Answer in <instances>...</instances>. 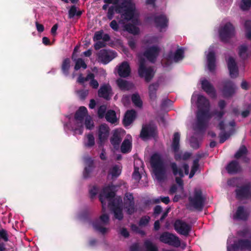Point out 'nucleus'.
Segmentation results:
<instances>
[{
	"label": "nucleus",
	"instance_id": "1",
	"mask_svg": "<svg viewBox=\"0 0 251 251\" xmlns=\"http://www.w3.org/2000/svg\"><path fill=\"white\" fill-rule=\"evenodd\" d=\"M198 110L196 114L197 123L195 130L204 131L207 126V123L212 115L216 116V119L220 120L225 114L224 110H214L211 114L209 100L203 96H199L197 100Z\"/></svg>",
	"mask_w": 251,
	"mask_h": 251
},
{
	"label": "nucleus",
	"instance_id": "2",
	"mask_svg": "<svg viewBox=\"0 0 251 251\" xmlns=\"http://www.w3.org/2000/svg\"><path fill=\"white\" fill-rule=\"evenodd\" d=\"M115 11L117 13L120 14L121 17L126 21L132 20L134 23H137L138 20L134 18L136 13V6L135 3L131 0H124V1L115 5Z\"/></svg>",
	"mask_w": 251,
	"mask_h": 251
},
{
	"label": "nucleus",
	"instance_id": "3",
	"mask_svg": "<svg viewBox=\"0 0 251 251\" xmlns=\"http://www.w3.org/2000/svg\"><path fill=\"white\" fill-rule=\"evenodd\" d=\"M150 163L156 178L158 180H163L166 177V169L160 155L155 153L151 157Z\"/></svg>",
	"mask_w": 251,
	"mask_h": 251
},
{
	"label": "nucleus",
	"instance_id": "4",
	"mask_svg": "<svg viewBox=\"0 0 251 251\" xmlns=\"http://www.w3.org/2000/svg\"><path fill=\"white\" fill-rule=\"evenodd\" d=\"M138 75L140 77H144L147 82H150L154 76L153 69L151 67L146 66V60L144 58L139 59Z\"/></svg>",
	"mask_w": 251,
	"mask_h": 251
},
{
	"label": "nucleus",
	"instance_id": "5",
	"mask_svg": "<svg viewBox=\"0 0 251 251\" xmlns=\"http://www.w3.org/2000/svg\"><path fill=\"white\" fill-rule=\"evenodd\" d=\"M87 112V109L85 106H80L75 113V119L77 121V123L76 127L74 130L75 131H78L79 134H82L83 133L84 118Z\"/></svg>",
	"mask_w": 251,
	"mask_h": 251
},
{
	"label": "nucleus",
	"instance_id": "6",
	"mask_svg": "<svg viewBox=\"0 0 251 251\" xmlns=\"http://www.w3.org/2000/svg\"><path fill=\"white\" fill-rule=\"evenodd\" d=\"M235 35V28L230 23L226 24L219 30V36L221 40L227 43Z\"/></svg>",
	"mask_w": 251,
	"mask_h": 251
},
{
	"label": "nucleus",
	"instance_id": "7",
	"mask_svg": "<svg viewBox=\"0 0 251 251\" xmlns=\"http://www.w3.org/2000/svg\"><path fill=\"white\" fill-rule=\"evenodd\" d=\"M159 240L162 243L176 248L179 247L181 245V241L179 237L169 232L162 233Z\"/></svg>",
	"mask_w": 251,
	"mask_h": 251
},
{
	"label": "nucleus",
	"instance_id": "8",
	"mask_svg": "<svg viewBox=\"0 0 251 251\" xmlns=\"http://www.w3.org/2000/svg\"><path fill=\"white\" fill-rule=\"evenodd\" d=\"M157 134V127L152 124L143 125L140 134V137L143 140L154 137Z\"/></svg>",
	"mask_w": 251,
	"mask_h": 251
},
{
	"label": "nucleus",
	"instance_id": "9",
	"mask_svg": "<svg viewBox=\"0 0 251 251\" xmlns=\"http://www.w3.org/2000/svg\"><path fill=\"white\" fill-rule=\"evenodd\" d=\"M174 226L178 233L184 236H187L191 230V226L189 224L179 219L175 221Z\"/></svg>",
	"mask_w": 251,
	"mask_h": 251
},
{
	"label": "nucleus",
	"instance_id": "10",
	"mask_svg": "<svg viewBox=\"0 0 251 251\" xmlns=\"http://www.w3.org/2000/svg\"><path fill=\"white\" fill-rule=\"evenodd\" d=\"M117 56V53L114 51L102 49L100 50L98 57L99 61L106 64Z\"/></svg>",
	"mask_w": 251,
	"mask_h": 251
},
{
	"label": "nucleus",
	"instance_id": "11",
	"mask_svg": "<svg viewBox=\"0 0 251 251\" xmlns=\"http://www.w3.org/2000/svg\"><path fill=\"white\" fill-rule=\"evenodd\" d=\"M109 134V128L106 124H101L99 126L98 143L101 146L107 140Z\"/></svg>",
	"mask_w": 251,
	"mask_h": 251
},
{
	"label": "nucleus",
	"instance_id": "12",
	"mask_svg": "<svg viewBox=\"0 0 251 251\" xmlns=\"http://www.w3.org/2000/svg\"><path fill=\"white\" fill-rule=\"evenodd\" d=\"M236 86L233 81L226 79L223 82L222 92L226 98L231 97L235 92Z\"/></svg>",
	"mask_w": 251,
	"mask_h": 251
},
{
	"label": "nucleus",
	"instance_id": "13",
	"mask_svg": "<svg viewBox=\"0 0 251 251\" xmlns=\"http://www.w3.org/2000/svg\"><path fill=\"white\" fill-rule=\"evenodd\" d=\"M159 48L157 46H151L144 51V56L151 62L154 63L159 55Z\"/></svg>",
	"mask_w": 251,
	"mask_h": 251
},
{
	"label": "nucleus",
	"instance_id": "14",
	"mask_svg": "<svg viewBox=\"0 0 251 251\" xmlns=\"http://www.w3.org/2000/svg\"><path fill=\"white\" fill-rule=\"evenodd\" d=\"M226 63L230 77L231 78L237 77L239 74V70L235 59L233 57L230 56Z\"/></svg>",
	"mask_w": 251,
	"mask_h": 251
},
{
	"label": "nucleus",
	"instance_id": "15",
	"mask_svg": "<svg viewBox=\"0 0 251 251\" xmlns=\"http://www.w3.org/2000/svg\"><path fill=\"white\" fill-rule=\"evenodd\" d=\"M153 21L155 27L159 29L160 31L168 27L169 20L164 14L155 16L153 18Z\"/></svg>",
	"mask_w": 251,
	"mask_h": 251
},
{
	"label": "nucleus",
	"instance_id": "16",
	"mask_svg": "<svg viewBox=\"0 0 251 251\" xmlns=\"http://www.w3.org/2000/svg\"><path fill=\"white\" fill-rule=\"evenodd\" d=\"M112 88L109 84H104L100 86L98 95L100 98L109 100L112 96Z\"/></svg>",
	"mask_w": 251,
	"mask_h": 251
},
{
	"label": "nucleus",
	"instance_id": "17",
	"mask_svg": "<svg viewBox=\"0 0 251 251\" xmlns=\"http://www.w3.org/2000/svg\"><path fill=\"white\" fill-rule=\"evenodd\" d=\"M115 196V193L112 190L110 186L104 187L99 195V200L101 204H103V201L107 199L109 201H112Z\"/></svg>",
	"mask_w": 251,
	"mask_h": 251
},
{
	"label": "nucleus",
	"instance_id": "18",
	"mask_svg": "<svg viewBox=\"0 0 251 251\" xmlns=\"http://www.w3.org/2000/svg\"><path fill=\"white\" fill-rule=\"evenodd\" d=\"M250 186L245 185L239 187L235 190L236 197L239 199H249L251 191Z\"/></svg>",
	"mask_w": 251,
	"mask_h": 251
},
{
	"label": "nucleus",
	"instance_id": "19",
	"mask_svg": "<svg viewBox=\"0 0 251 251\" xmlns=\"http://www.w3.org/2000/svg\"><path fill=\"white\" fill-rule=\"evenodd\" d=\"M202 89L211 97H216V91L213 86L207 80L204 79L201 81Z\"/></svg>",
	"mask_w": 251,
	"mask_h": 251
},
{
	"label": "nucleus",
	"instance_id": "20",
	"mask_svg": "<svg viewBox=\"0 0 251 251\" xmlns=\"http://www.w3.org/2000/svg\"><path fill=\"white\" fill-rule=\"evenodd\" d=\"M131 73V69L128 63L126 61L122 62L118 70V73L121 77H128Z\"/></svg>",
	"mask_w": 251,
	"mask_h": 251
},
{
	"label": "nucleus",
	"instance_id": "21",
	"mask_svg": "<svg viewBox=\"0 0 251 251\" xmlns=\"http://www.w3.org/2000/svg\"><path fill=\"white\" fill-rule=\"evenodd\" d=\"M136 116V112L134 110H127L124 116L123 123L125 126L130 125L134 121Z\"/></svg>",
	"mask_w": 251,
	"mask_h": 251
},
{
	"label": "nucleus",
	"instance_id": "22",
	"mask_svg": "<svg viewBox=\"0 0 251 251\" xmlns=\"http://www.w3.org/2000/svg\"><path fill=\"white\" fill-rule=\"evenodd\" d=\"M86 166H85L83 173V177L85 179L90 177V174L95 168L94 160L90 157L86 160Z\"/></svg>",
	"mask_w": 251,
	"mask_h": 251
},
{
	"label": "nucleus",
	"instance_id": "23",
	"mask_svg": "<svg viewBox=\"0 0 251 251\" xmlns=\"http://www.w3.org/2000/svg\"><path fill=\"white\" fill-rule=\"evenodd\" d=\"M189 200L193 202L192 204H204L205 199L202 196L201 190L197 189L194 191L193 198H189Z\"/></svg>",
	"mask_w": 251,
	"mask_h": 251
},
{
	"label": "nucleus",
	"instance_id": "24",
	"mask_svg": "<svg viewBox=\"0 0 251 251\" xmlns=\"http://www.w3.org/2000/svg\"><path fill=\"white\" fill-rule=\"evenodd\" d=\"M116 83L122 91H128L132 89L134 87L132 82L122 78H118L116 80Z\"/></svg>",
	"mask_w": 251,
	"mask_h": 251
},
{
	"label": "nucleus",
	"instance_id": "25",
	"mask_svg": "<svg viewBox=\"0 0 251 251\" xmlns=\"http://www.w3.org/2000/svg\"><path fill=\"white\" fill-rule=\"evenodd\" d=\"M207 67L210 72H213L216 68V56L213 51L209 52L207 55Z\"/></svg>",
	"mask_w": 251,
	"mask_h": 251
},
{
	"label": "nucleus",
	"instance_id": "26",
	"mask_svg": "<svg viewBox=\"0 0 251 251\" xmlns=\"http://www.w3.org/2000/svg\"><path fill=\"white\" fill-rule=\"evenodd\" d=\"M134 18H136L138 20V22L137 23H134L132 21V20H130L132 21L133 24H127L124 25L125 30L127 31L128 32L131 34H133L134 35L138 34L140 31L139 28L136 26L135 25H138L139 20L137 18L135 17V15L134 16ZM130 21V20L129 21Z\"/></svg>",
	"mask_w": 251,
	"mask_h": 251
},
{
	"label": "nucleus",
	"instance_id": "27",
	"mask_svg": "<svg viewBox=\"0 0 251 251\" xmlns=\"http://www.w3.org/2000/svg\"><path fill=\"white\" fill-rule=\"evenodd\" d=\"M107 208L113 212L115 219L121 220L123 218V215L120 205H107Z\"/></svg>",
	"mask_w": 251,
	"mask_h": 251
},
{
	"label": "nucleus",
	"instance_id": "28",
	"mask_svg": "<svg viewBox=\"0 0 251 251\" xmlns=\"http://www.w3.org/2000/svg\"><path fill=\"white\" fill-rule=\"evenodd\" d=\"M226 170L229 174H236L240 171L241 167L237 161L232 160L228 164Z\"/></svg>",
	"mask_w": 251,
	"mask_h": 251
},
{
	"label": "nucleus",
	"instance_id": "29",
	"mask_svg": "<svg viewBox=\"0 0 251 251\" xmlns=\"http://www.w3.org/2000/svg\"><path fill=\"white\" fill-rule=\"evenodd\" d=\"M122 140V138L120 133L118 130H115L110 139V143L114 149H117L119 148Z\"/></svg>",
	"mask_w": 251,
	"mask_h": 251
},
{
	"label": "nucleus",
	"instance_id": "30",
	"mask_svg": "<svg viewBox=\"0 0 251 251\" xmlns=\"http://www.w3.org/2000/svg\"><path fill=\"white\" fill-rule=\"evenodd\" d=\"M170 201L169 197H160L157 198L148 199L146 200L144 204H158L161 202L168 204Z\"/></svg>",
	"mask_w": 251,
	"mask_h": 251
},
{
	"label": "nucleus",
	"instance_id": "31",
	"mask_svg": "<svg viewBox=\"0 0 251 251\" xmlns=\"http://www.w3.org/2000/svg\"><path fill=\"white\" fill-rule=\"evenodd\" d=\"M238 53L239 57L243 61L247 60L249 56L248 47L245 44L240 45L238 48Z\"/></svg>",
	"mask_w": 251,
	"mask_h": 251
},
{
	"label": "nucleus",
	"instance_id": "32",
	"mask_svg": "<svg viewBox=\"0 0 251 251\" xmlns=\"http://www.w3.org/2000/svg\"><path fill=\"white\" fill-rule=\"evenodd\" d=\"M132 141L128 139H125L121 146V151L123 153H127L131 151Z\"/></svg>",
	"mask_w": 251,
	"mask_h": 251
},
{
	"label": "nucleus",
	"instance_id": "33",
	"mask_svg": "<svg viewBox=\"0 0 251 251\" xmlns=\"http://www.w3.org/2000/svg\"><path fill=\"white\" fill-rule=\"evenodd\" d=\"M159 84L157 82L150 85L149 87V97L151 100H155L156 99V91L158 88Z\"/></svg>",
	"mask_w": 251,
	"mask_h": 251
},
{
	"label": "nucleus",
	"instance_id": "34",
	"mask_svg": "<svg viewBox=\"0 0 251 251\" xmlns=\"http://www.w3.org/2000/svg\"><path fill=\"white\" fill-rule=\"evenodd\" d=\"M71 60L69 58H65L61 65V71L62 73L65 75L68 76L69 75V70L71 67Z\"/></svg>",
	"mask_w": 251,
	"mask_h": 251
},
{
	"label": "nucleus",
	"instance_id": "35",
	"mask_svg": "<svg viewBox=\"0 0 251 251\" xmlns=\"http://www.w3.org/2000/svg\"><path fill=\"white\" fill-rule=\"evenodd\" d=\"M180 134L178 132H175L174 134L172 148L174 152L178 151L179 149Z\"/></svg>",
	"mask_w": 251,
	"mask_h": 251
},
{
	"label": "nucleus",
	"instance_id": "36",
	"mask_svg": "<svg viewBox=\"0 0 251 251\" xmlns=\"http://www.w3.org/2000/svg\"><path fill=\"white\" fill-rule=\"evenodd\" d=\"M106 121L111 124H115L117 122L116 114L113 110H108L105 114V117Z\"/></svg>",
	"mask_w": 251,
	"mask_h": 251
},
{
	"label": "nucleus",
	"instance_id": "37",
	"mask_svg": "<svg viewBox=\"0 0 251 251\" xmlns=\"http://www.w3.org/2000/svg\"><path fill=\"white\" fill-rule=\"evenodd\" d=\"M170 166L172 170L173 174L175 176H178L180 177L184 176V174L182 168L178 167L177 164L176 163L173 162L171 163Z\"/></svg>",
	"mask_w": 251,
	"mask_h": 251
},
{
	"label": "nucleus",
	"instance_id": "38",
	"mask_svg": "<svg viewBox=\"0 0 251 251\" xmlns=\"http://www.w3.org/2000/svg\"><path fill=\"white\" fill-rule=\"evenodd\" d=\"M249 215V213L244 211L242 206H239L237 210L234 218L246 220Z\"/></svg>",
	"mask_w": 251,
	"mask_h": 251
},
{
	"label": "nucleus",
	"instance_id": "39",
	"mask_svg": "<svg viewBox=\"0 0 251 251\" xmlns=\"http://www.w3.org/2000/svg\"><path fill=\"white\" fill-rule=\"evenodd\" d=\"M82 12L80 10H77L76 7L75 5L71 6L68 11V17L69 19L73 18L75 16L80 17Z\"/></svg>",
	"mask_w": 251,
	"mask_h": 251
},
{
	"label": "nucleus",
	"instance_id": "40",
	"mask_svg": "<svg viewBox=\"0 0 251 251\" xmlns=\"http://www.w3.org/2000/svg\"><path fill=\"white\" fill-rule=\"evenodd\" d=\"M237 247L241 250L251 249V243L248 240H241L238 242Z\"/></svg>",
	"mask_w": 251,
	"mask_h": 251
},
{
	"label": "nucleus",
	"instance_id": "41",
	"mask_svg": "<svg viewBox=\"0 0 251 251\" xmlns=\"http://www.w3.org/2000/svg\"><path fill=\"white\" fill-rule=\"evenodd\" d=\"M131 99L133 103L136 107L140 108L142 107L143 105V102L138 94L135 93L132 94Z\"/></svg>",
	"mask_w": 251,
	"mask_h": 251
},
{
	"label": "nucleus",
	"instance_id": "42",
	"mask_svg": "<svg viewBox=\"0 0 251 251\" xmlns=\"http://www.w3.org/2000/svg\"><path fill=\"white\" fill-rule=\"evenodd\" d=\"M134 200V199L133 194L130 193L126 192L124 197V203L123 204H135ZM121 204H123L121 199ZM117 204H120V203H118Z\"/></svg>",
	"mask_w": 251,
	"mask_h": 251
},
{
	"label": "nucleus",
	"instance_id": "43",
	"mask_svg": "<svg viewBox=\"0 0 251 251\" xmlns=\"http://www.w3.org/2000/svg\"><path fill=\"white\" fill-rule=\"evenodd\" d=\"M247 153L248 150L246 146L245 145H242L234 154V157L237 159H239L243 155H246Z\"/></svg>",
	"mask_w": 251,
	"mask_h": 251
},
{
	"label": "nucleus",
	"instance_id": "44",
	"mask_svg": "<svg viewBox=\"0 0 251 251\" xmlns=\"http://www.w3.org/2000/svg\"><path fill=\"white\" fill-rule=\"evenodd\" d=\"M199 159H196L193 161V165L191 168L190 173L189 174V177L191 178L195 175L196 172L198 170L199 168Z\"/></svg>",
	"mask_w": 251,
	"mask_h": 251
},
{
	"label": "nucleus",
	"instance_id": "45",
	"mask_svg": "<svg viewBox=\"0 0 251 251\" xmlns=\"http://www.w3.org/2000/svg\"><path fill=\"white\" fill-rule=\"evenodd\" d=\"M184 51L182 49H177L175 54L174 56V60L175 62H176L179 60H182L184 57Z\"/></svg>",
	"mask_w": 251,
	"mask_h": 251
},
{
	"label": "nucleus",
	"instance_id": "46",
	"mask_svg": "<svg viewBox=\"0 0 251 251\" xmlns=\"http://www.w3.org/2000/svg\"><path fill=\"white\" fill-rule=\"evenodd\" d=\"M87 65L82 58H78L76 60L74 69L75 71H77L81 68L83 69L87 68Z\"/></svg>",
	"mask_w": 251,
	"mask_h": 251
},
{
	"label": "nucleus",
	"instance_id": "47",
	"mask_svg": "<svg viewBox=\"0 0 251 251\" xmlns=\"http://www.w3.org/2000/svg\"><path fill=\"white\" fill-rule=\"evenodd\" d=\"M144 246L147 251H158L157 246L149 240L145 242Z\"/></svg>",
	"mask_w": 251,
	"mask_h": 251
},
{
	"label": "nucleus",
	"instance_id": "48",
	"mask_svg": "<svg viewBox=\"0 0 251 251\" xmlns=\"http://www.w3.org/2000/svg\"><path fill=\"white\" fill-rule=\"evenodd\" d=\"M121 173V170L118 165H114L110 170V174L113 177H118Z\"/></svg>",
	"mask_w": 251,
	"mask_h": 251
},
{
	"label": "nucleus",
	"instance_id": "49",
	"mask_svg": "<svg viewBox=\"0 0 251 251\" xmlns=\"http://www.w3.org/2000/svg\"><path fill=\"white\" fill-rule=\"evenodd\" d=\"M87 142L85 143V146L88 148H91L95 143V138L92 133H89L87 135Z\"/></svg>",
	"mask_w": 251,
	"mask_h": 251
},
{
	"label": "nucleus",
	"instance_id": "50",
	"mask_svg": "<svg viewBox=\"0 0 251 251\" xmlns=\"http://www.w3.org/2000/svg\"><path fill=\"white\" fill-rule=\"evenodd\" d=\"M240 7L243 11L249 10L251 7V0H242Z\"/></svg>",
	"mask_w": 251,
	"mask_h": 251
},
{
	"label": "nucleus",
	"instance_id": "51",
	"mask_svg": "<svg viewBox=\"0 0 251 251\" xmlns=\"http://www.w3.org/2000/svg\"><path fill=\"white\" fill-rule=\"evenodd\" d=\"M132 178L136 181H139L141 178V175L139 173V168L135 165H134V171L132 175Z\"/></svg>",
	"mask_w": 251,
	"mask_h": 251
},
{
	"label": "nucleus",
	"instance_id": "52",
	"mask_svg": "<svg viewBox=\"0 0 251 251\" xmlns=\"http://www.w3.org/2000/svg\"><path fill=\"white\" fill-rule=\"evenodd\" d=\"M106 205H102V210L103 213L100 216V220L101 223L106 225L109 222V216L105 213H104V209L106 208L105 206Z\"/></svg>",
	"mask_w": 251,
	"mask_h": 251
},
{
	"label": "nucleus",
	"instance_id": "53",
	"mask_svg": "<svg viewBox=\"0 0 251 251\" xmlns=\"http://www.w3.org/2000/svg\"><path fill=\"white\" fill-rule=\"evenodd\" d=\"M106 106L105 105H100L98 110V116L100 119H102L105 117Z\"/></svg>",
	"mask_w": 251,
	"mask_h": 251
},
{
	"label": "nucleus",
	"instance_id": "54",
	"mask_svg": "<svg viewBox=\"0 0 251 251\" xmlns=\"http://www.w3.org/2000/svg\"><path fill=\"white\" fill-rule=\"evenodd\" d=\"M85 127L88 129H92L94 126V123L90 116L87 117L85 120Z\"/></svg>",
	"mask_w": 251,
	"mask_h": 251
},
{
	"label": "nucleus",
	"instance_id": "55",
	"mask_svg": "<svg viewBox=\"0 0 251 251\" xmlns=\"http://www.w3.org/2000/svg\"><path fill=\"white\" fill-rule=\"evenodd\" d=\"M99 191V188L96 185H94L92 186L89 190V192L91 198H93L95 197Z\"/></svg>",
	"mask_w": 251,
	"mask_h": 251
},
{
	"label": "nucleus",
	"instance_id": "56",
	"mask_svg": "<svg viewBox=\"0 0 251 251\" xmlns=\"http://www.w3.org/2000/svg\"><path fill=\"white\" fill-rule=\"evenodd\" d=\"M229 137V135L226 132L220 133L219 135V143L220 144L224 143Z\"/></svg>",
	"mask_w": 251,
	"mask_h": 251
},
{
	"label": "nucleus",
	"instance_id": "57",
	"mask_svg": "<svg viewBox=\"0 0 251 251\" xmlns=\"http://www.w3.org/2000/svg\"><path fill=\"white\" fill-rule=\"evenodd\" d=\"M250 24V22L246 21L245 23V26L246 28V36L248 39H251V28H250L249 25Z\"/></svg>",
	"mask_w": 251,
	"mask_h": 251
},
{
	"label": "nucleus",
	"instance_id": "58",
	"mask_svg": "<svg viewBox=\"0 0 251 251\" xmlns=\"http://www.w3.org/2000/svg\"><path fill=\"white\" fill-rule=\"evenodd\" d=\"M187 208L192 211H200L203 209V205H188Z\"/></svg>",
	"mask_w": 251,
	"mask_h": 251
},
{
	"label": "nucleus",
	"instance_id": "59",
	"mask_svg": "<svg viewBox=\"0 0 251 251\" xmlns=\"http://www.w3.org/2000/svg\"><path fill=\"white\" fill-rule=\"evenodd\" d=\"M114 11L116 12L115 6L114 7V6H111L109 7L107 14L108 19L111 20L113 19L114 15Z\"/></svg>",
	"mask_w": 251,
	"mask_h": 251
},
{
	"label": "nucleus",
	"instance_id": "60",
	"mask_svg": "<svg viewBox=\"0 0 251 251\" xmlns=\"http://www.w3.org/2000/svg\"><path fill=\"white\" fill-rule=\"evenodd\" d=\"M94 226L98 230H99L100 232H101L102 234H104V233L107 232L108 231V228H107L106 227H104L100 226L99 224H98L97 223H95L94 224Z\"/></svg>",
	"mask_w": 251,
	"mask_h": 251
},
{
	"label": "nucleus",
	"instance_id": "61",
	"mask_svg": "<svg viewBox=\"0 0 251 251\" xmlns=\"http://www.w3.org/2000/svg\"><path fill=\"white\" fill-rule=\"evenodd\" d=\"M150 220V218L149 216H144L142 217L139 222V226H147L149 223Z\"/></svg>",
	"mask_w": 251,
	"mask_h": 251
},
{
	"label": "nucleus",
	"instance_id": "62",
	"mask_svg": "<svg viewBox=\"0 0 251 251\" xmlns=\"http://www.w3.org/2000/svg\"><path fill=\"white\" fill-rule=\"evenodd\" d=\"M183 177H180L179 176H176L175 180L176 184L178 185V187L181 190L183 189L184 183L182 178Z\"/></svg>",
	"mask_w": 251,
	"mask_h": 251
},
{
	"label": "nucleus",
	"instance_id": "63",
	"mask_svg": "<svg viewBox=\"0 0 251 251\" xmlns=\"http://www.w3.org/2000/svg\"><path fill=\"white\" fill-rule=\"evenodd\" d=\"M103 33V31L102 30H100L96 32L94 36L93 40L94 41H99L100 39H102Z\"/></svg>",
	"mask_w": 251,
	"mask_h": 251
},
{
	"label": "nucleus",
	"instance_id": "64",
	"mask_svg": "<svg viewBox=\"0 0 251 251\" xmlns=\"http://www.w3.org/2000/svg\"><path fill=\"white\" fill-rule=\"evenodd\" d=\"M105 45V43L103 41H98L95 43L94 48L96 50H98L103 47H104Z\"/></svg>",
	"mask_w": 251,
	"mask_h": 251
}]
</instances>
